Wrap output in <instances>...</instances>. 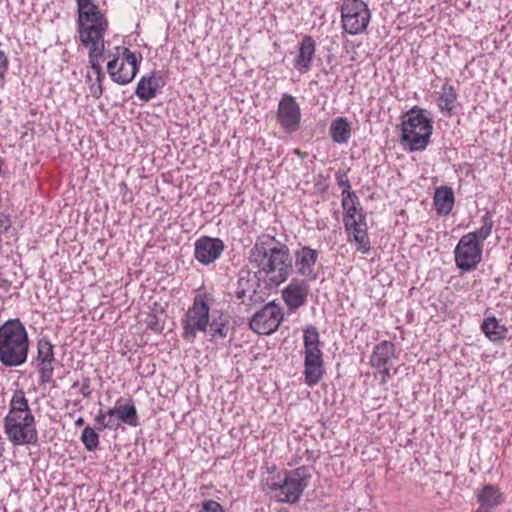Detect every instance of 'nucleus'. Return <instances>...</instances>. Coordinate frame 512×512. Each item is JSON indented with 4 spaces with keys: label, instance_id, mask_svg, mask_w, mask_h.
Masks as SVG:
<instances>
[{
    "label": "nucleus",
    "instance_id": "c03bdc74",
    "mask_svg": "<svg viewBox=\"0 0 512 512\" xmlns=\"http://www.w3.org/2000/svg\"><path fill=\"white\" fill-rule=\"evenodd\" d=\"M10 220L8 218V216H5V215H1L0 216V232L3 230V231H7L9 228H10Z\"/></svg>",
    "mask_w": 512,
    "mask_h": 512
},
{
    "label": "nucleus",
    "instance_id": "f3484780",
    "mask_svg": "<svg viewBox=\"0 0 512 512\" xmlns=\"http://www.w3.org/2000/svg\"><path fill=\"white\" fill-rule=\"evenodd\" d=\"M309 286L305 281H291L282 291L284 302L290 311H295L305 305Z\"/></svg>",
    "mask_w": 512,
    "mask_h": 512
},
{
    "label": "nucleus",
    "instance_id": "4be33fe9",
    "mask_svg": "<svg viewBox=\"0 0 512 512\" xmlns=\"http://www.w3.org/2000/svg\"><path fill=\"white\" fill-rule=\"evenodd\" d=\"M455 196L453 189L449 186H440L436 188L433 204L436 213L440 216L448 215L454 206Z\"/></svg>",
    "mask_w": 512,
    "mask_h": 512
},
{
    "label": "nucleus",
    "instance_id": "37998d69",
    "mask_svg": "<svg viewBox=\"0 0 512 512\" xmlns=\"http://www.w3.org/2000/svg\"><path fill=\"white\" fill-rule=\"evenodd\" d=\"M148 327L154 331H161L163 328L155 315L151 316L150 320L148 321Z\"/></svg>",
    "mask_w": 512,
    "mask_h": 512
},
{
    "label": "nucleus",
    "instance_id": "412c9836",
    "mask_svg": "<svg viewBox=\"0 0 512 512\" xmlns=\"http://www.w3.org/2000/svg\"><path fill=\"white\" fill-rule=\"evenodd\" d=\"M316 43L311 36H305L299 44L298 53L294 59V68L304 74L307 73L312 66L315 56Z\"/></svg>",
    "mask_w": 512,
    "mask_h": 512
},
{
    "label": "nucleus",
    "instance_id": "c85d7f7f",
    "mask_svg": "<svg viewBox=\"0 0 512 512\" xmlns=\"http://www.w3.org/2000/svg\"><path fill=\"white\" fill-rule=\"evenodd\" d=\"M330 136L335 143L345 144L351 137V126L347 118L337 117L330 125Z\"/></svg>",
    "mask_w": 512,
    "mask_h": 512
},
{
    "label": "nucleus",
    "instance_id": "7ed1b4c3",
    "mask_svg": "<svg viewBox=\"0 0 512 512\" xmlns=\"http://www.w3.org/2000/svg\"><path fill=\"white\" fill-rule=\"evenodd\" d=\"M28 351V333L19 319L7 320L0 326V362L4 366H21L27 360Z\"/></svg>",
    "mask_w": 512,
    "mask_h": 512
},
{
    "label": "nucleus",
    "instance_id": "ddd939ff",
    "mask_svg": "<svg viewBox=\"0 0 512 512\" xmlns=\"http://www.w3.org/2000/svg\"><path fill=\"white\" fill-rule=\"evenodd\" d=\"M395 345L391 341L383 340L375 345L370 356V365L381 376V383L385 384L391 378V369L397 359Z\"/></svg>",
    "mask_w": 512,
    "mask_h": 512
},
{
    "label": "nucleus",
    "instance_id": "6ab92c4d",
    "mask_svg": "<svg viewBox=\"0 0 512 512\" xmlns=\"http://www.w3.org/2000/svg\"><path fill=\"white\" fill-rule=\"evenodd\" d=\"M163 86L162 77L157 72H151L140 78L135 89V95L140 100L148 102L156 97Z\"/></svg>",
    "mask_w": 512,
    "mask_h": 512
},
{
    "label": "nucleus",
    "instance_id": "a211bd4d",
    "mask_svg": "<svg viewBox=\"0 0 512 512\" xmlns=\"http://www.w3.org/2000/svg\"><path fill=\"white\" fill-rule=\"evenodd\" d=\"M122 50V57H120V61L118 64V74L122 77H128L127 81H114L119 85H126L130 83L136 76L139 70V64L142 60L141 55L139 57L132 51H130L126 47H117V51Z\"/></svg>",
    "mask_w": 512,
    "mask_h": 512
},
{
    "label": "nucleus",
    "instance_id": "2eb2a0df",
    "mask_svg": "<svg viewBox=\"0 0 512 512\" xmlns=\"http://www.w3.org/2000/svg\"><path fill=\"white\" fill-rule=\"evenodd\" d=\"M325 373L323 353L321 349L304 351V377L309 387H314Z\"/></svg>",
    "mask_w": 512,
    "mask_h": 512
},
{
    "label": "nucleus",
    "instance_id": "423d86ee",
    "mask_svg": "<svg viewBox=\"0 0 512 512\" xmlns=\"http://www.w3.org/2000/svg\"><path fill=\"white\" fill-rule=\"evenodd\" d=\"M433 125L425 110L412 107L402 116L401 143L407 144L411 152L423 151L430 142Z\"/></svg>",
    "mask_w": 512,
    "mask_h": 512
},
{
    "label": "nucleus",
    "instance_id": "ea45409f",
    "mask_svg": "<svg viewBox=\"0 0 512 512\" xmlns=\"http://www.w3.org/2000/svg\"><path fill=\"white\" fill-rule=\"evenodd\" d=\"M106 421H111L113 427L111 429L116 430L120 426V422L117 420V412H115V407L108 409L106 412Z\"/></svg>",
    "mask_w": 512,
    "mask_h": 512
},
{
    "label": "nucleus",
    "instance_id": "0eeeda50",
    "mask_svg": "<svg viewBox=\"0 0 512 512\" xmlns=\"http://www.w3.org/2000/svg\"><path fill=\"white\" fill-rule=\"evenodd\" d=\"M210 324V306L205 296L196 295L193 304L182 319V338L193 343L198 333H207Z\"/></svg>",
    "mask_w": 512,
    "mask_h": 512
},
{
    "label": "nucleus",
    "instance_id": "9d476101",
    "mask_svg": "<svg viewBox=\"0 0 512 512\" xmlns=\"http://www.w3.org/2000/svg\"><path fill=\"white\" fill-rule=\"evenodd\" d=\"M261 284L255 274L241 271L234 286L233 296L246 307V311L264 302L265 293L260 291Z\"/></svg>",
    "mask_w": 512,
    "mask_h": 512
},
{
    "label": "nucleus",
    "instance_id": "49530a36",
    "mask_svg": "<svg viewBox=\"0 0 512 512\" xmlns=\"http://www.w3.org/2000/svg\"><path fill=\"white\" fill-rule=\"evenodd\" d=\"M78 386V382H75L73 385H72V388H77Z\"/></svg>",
    "mask_w": 512,
    "mask_h": 512
},
{
    "label": "nucleus",
    "instance_id": "f257e3e1",
    "mask_svg": "<svg viewBox=\"0 0 512 512\" xmlns=\"http://www.w3.org/2000/svg\"><path fill=\"white\" fill-rule=\"evenodd\" d=\"M250 263L277 285L285 282L293 271L288 246L275 237L261 235L250 251Z\"/></svg>",
    "mask_w": 512,
    "mask_h": 512
},
{
    "label": "nucleus",
    "instance_id": "aec40b11",
    "mask_svg": "<svg viewBox=\"0 0 512 512\" xmlns=\"http://www.w3.org/2000/svg\"><path fill=\"white\" fill-rule=\"evenodd\" d=\"M318 259V252L307 246L297 249L294 253L295 268L298 274L314 279L313 267Z\"/></svg>",
    "mask_w": 512,
    "mask_h": 512
},
{
    "label": "nucleus",
    "instance_id": "4c0bfd02",
    "mask_svg": "<svg viewBox=\"0 0 512 512\" xmlns=\"http://www.w3.org/2000/svg\"><path fill=\"white\" fill-rule=\"evenodd\" d=\"M198 512H224V509L217 501L206 500L202 503V507Z\"/></svg>",
    "mask_w": 512,
    "mask_h": 512
},
{
    "label": "nucleus",
    "instance_id": "a878e982",
    "mask_svg": "<svg viewBox=\"0 0 512 512\" xmlns=\"http://www.w3.org/2000/svg\"><path fill=\"white\" fill-rule=\"evenodd\" d=\"M32 414L28 400L23 390L18 389L14 392L9 404V412L5 418H23L24 415Z\"/></svg>",
    "mask_w": 512,
    "mask_h": 512
},
{
    "label": "nucleus",
    "instance_id": "7c9ffc66",
    "mask_svg": "<svg viewBox=\"0 0 512 512\" xmlns=\"http://www.w3.org/2000/svg\"><path fill=\"white\" fill-rule=\"evenodd\" d=\"M303 343L304 351L320 349V336L315 326L309 325L304 329Z\"/></svg>",
    "mask_w": 512,
    "mask_h": 512
},
{
    "label": "nucleus",
    "instance_id": "393cba45",
    "mask_svg": "<svg viewBox=\"0 0 512 512\" xmlns=\"http://www.w3.org/2000/svg\"><path fill=\"white\" fill-rule=\"evenodd\" d=\"M231 330L229 316L219 313L218 316L212 315L207 333L210 335L211 341L225 339Z\"/></svg>",
    "mask_w": 512,
    "mask_h": 512
},
{
    "label": "nucleus",
    "instance_id": "4468645a",
    "mask_svg": "<svg viewBox=\"0 0 512 512\" xmlns=\"http://www.w3.org/2000/svg\"><path fill=\"white\" fill-rule=\"evenodd\" d=\"M55 362L54 346L47 338H41L37 342L36 365L41 383H49L52 380Z\"/></svg>",
    "mask_w": 512,
    "mask_h": 512
},
{
    "label": "nucleus",
    "instance_id": "c756f323",
    "mask_svg": "<svg viewBox=\"0 0 512 512\" xmlns=\"http://www.w3.org/2000/svg\"><path fill=\"white\" fill-rule=\"evenodd\" d=\"M439 108L441 111L448 112L449 115H452L455 109V102L457 100V93L454 87L448 83H445L440 91L439 96Z\"/></svg>",
    "mask_w": 512,
    "mask_h": 512
},
{
    "label": "nucleus",
    "instance_id": "58836bf2",
    "mask_svg": "<svg viewBox=\"0 0 512 512\" xmlns=\"http://www.w3.org/2000/svg\"><path fill=\"white\" fill-rule=\"evenodd\" d=\"M341 197H342L341 205H342L344 212H346L350 208H353L355 205H360L358 196L356 195L355 192L352 193V195H349V196L344 195Z\"/></svg>",
    "mask_w": 512,
    "mask_h": 512
},
{
    "label": "nucleus",
    "instance_id": "f8f14e48",
    "mask_svg": "<svg viewBox=\"0 0 512 512\" xmlns=\"http://www.w3.org/2000/svg\"><path fill=\"white\" fill-rule=\"evenodd\" d=\"M276 119L285 133L292 134L300 129L301 109L294 96L287 93L282 95L277 106Z\"/></svg>",
    "mask_w": 512,
    "mask_h": 512
},
{
    "label": "nucleus",
    "instance_id": "2f4dec72",
    "mask_svg": "<svg viewBox=\"0 0 512 512\" xmlns=\"http://www.w3.org/2000/svg\"><path fill=\"white\" fill-rule=\"evenodd\" d=\"M345 230L348 234V238L354 235H360L362 232L367 231L366 219L363 214V210L360 209L358 218L356 220H347L344 222Z\"/></svg>",
    "mask_w": 512,
    "mask_h": 512
},
{
    "label": "nucleus",
    "instance_id": "c9c22d12",
    "mask_svg": "<svg viewBox=\"0 0 512 512\" xmlns=\"http://www.w3.org/2000/svg\"><path fill=\"white\" fill-rule=\"evenodd\" d=\"M119 61H120V56L117 55V56H113V58L111 60H109L107 63V72L113 82L118 81L120 79H121V81H127V79H128V77H124L122 79L120 74H118L117 70H118Z\"/></svg>",
    "mask_w": 512,
    "mask_h": 512
},
{
    "label": "nucleus",
    "instance_id": "cd10ccee",
    "mask_svg": "<svg viewBox=\"0 0 512 512\" xmlns=\"http://www.w3.org/2000/svg\"><path fill=\"white\" fill-rule=\"evenodd\" d=\"M120 400L116 402L115 412H117V420L131 427L139 425L137 410L132 399H128L124 405H119Z\"/></svg>",
    "mask_w": 512,
    "mask_h": 512
},
{
    "label": "nucleus",
    "instance_id": "20e7f679",
    "mask_svg": "<svg viewBox=\"0 0 512 512\" xmlns=\"http://www.w3.org/2000/svg\"><path fill=\"white\" fill-rule=\"evenodd\" d=\"M493 228L492 215L487 211L482 216V226L463 235L454 250L455 264L462 271H472L482 259V242L486 240Z\"/></svg>",
    "mask_w": 512,
    "mask_h": 512
},
{
    "label": "nucleus",
    "instance_id": "9b49d317",
    "mask_svg": "<svg viewBox=\"0 0 512 512\" xmlns=\"http://www.w3.org/2000/svg\"><path fill=\"white\" fill-rule=\"evenodd\" d=\"M283 317L281 307L272 301L253 315L249 325L254 332L260 335H269L277 330Z\"/></svg>",
    "mask_w": 512,
    "mask_h": 512
},
{
    "label": "nucleus",
    "instance_id": "bb28decb",
    "mask_svg": "<svg viewBox=\"0 0 512 512\" xmlns=\"http://www.w3.org/2000/svg\"><path fill=\"white\" fill-rule=\"evenodd\" d=\"M481 330L492 342H501L506 338L508 332L507 328L501 325L495 316L486 317L481 324Z\"/></svg>",
    "mask_w": 512,
    "mask_h": 512
},
{
    "label": "nucleus",
    "instance_id": "72a5a7b5",
    "mask_svg": "<svg viewBox=\"0 0 512 512\" xmlns=\"http://www.w3.org/2000/svg\"><path fill=\"white\" fill-rule=\"evenodd\" d=\"M349 242H354L356 245V249L360 251L362 254H367L370 251V241L368 237V233L362 232L360 235H354L348 238Z\"/></svg>",
    "mask_w": 512,
    "mask_h": 512
},
{
    "label": "nucleus",
    "instance_id": "e433bc0d",
    "mask_svg": "<svg viewBox=\"0 0 512 512\" xmlns=\"http://www.w3.org/2000/svg\"><path fill=\"white\" fill-rule=\"evenodd\" d=\"M113 427L111 421H106L105 412L100 409L95 416V429L98 431H103L105 429H111Z\"/></svg>",
    "mask_w": 512,
    "mask_h": 512
},
{
    "label": "nucleus",
    "instance_id": "5701e85b",
    "mask_svg": "<svg viewBox=\"0 0 512 512\" xmlns=\"http://www.w3.org/2000/svg\"><path fill=\"white\" fill-rule=\"evenodd\" d=\"M105 57V53H95L88 54V63L96 75V80L89 87L90 95L94 99H99L103 94V85L102 82L105 78V75L101 66V59Z\"/></svg>",
    "mask_w": 512,
    "mask_h": 512
},
{
    "label": "nucleus",
    "instance_id": "f704fd0d",
    "mask_svg": "<svg viewBox=\"0 0 512 512\" xmlns=\"http://www.w3.org/2000/svg\"><path fill=\"white\" fill-rule=\"evenodd\" d=\"M335 179L337 181V185L342 189L341 196H349L354 193V191L351 190V184L347 172L341 170L337 171L335 173Z\"/></svg>",
    "mask_w": 512,
    "mask_h": 512
},
{
    "label": "nucleus",
    "instance_id": "a18cd8bd",
    "mask_svg": "<svg viewBox=\"0 0 512 512\" xmlns=\"http://www.w3.org/2000/svg\"><path fill=\"white\" fill-rule=\"evenodd\" d=\"M85 423L84 419L82 417H79L76 421H75V426L76 427H81L83 426Z\"/></svg>",
    "mask_w": 512,
    "mask_h": 512
},
{
    "label": "nucleus",
    "instance_id": "1a4fd4ad",
    "mask_svg": "<svg viewBox=\"0 0 512 512\" xmlns=\"http://www.w3.org/2000/svg\"><path fill=\"white\" fill-rule=\"evenodd\" d=\"M4 430L10 442L15 446L35 445L38 442L35 417L33 414L23 418H4Z\"/></svg>",
    "mask_w": 512,
    "mask_h": 512
},
{
    "label": "nucleus",
    "instance_id": "f03ea898",
    "mask_svg": "<svg viewBox=\"0 0 512 512\" xmlns=\"http://www.w3.org/2000/svg\"><path fill=\"white\" fill-rule=\"evenodd\" d=\"M77 4V33L88 54L105 53V33L109 22L94 0H75Z\"/></svg>",
    "mask_w": 512,
    "mask_h": 512
},
{
    "label": "nucleus",
    "instance_id": "a19ab883",
    "mask_svg": "<svg viewBox=\"0 0 512 512\" xmlns=\"http://www.w3.org/2000/svg\"><path fill=\"white\" fill-rule=\"evenodd\" d=\"M360 209H362L360 205H355L353 208H350L344 212L343 222H347V220H356L358 218Z\"/></svg>",
    "mask_w": 512,
    "mask_h": 512
},
{
    "label": "nucleus",
    "instance_id": "473e14b6",
    "mask_svg": "<svg viewBox=\"0 0 512 512\" xmlns=\"http://www.w3.org/2000/svg\"><path fill=\"white\" fill-rule=\"evenodd\" d=\"M81 441L88 451H95L99 446V435L96 429L85 427L81 434Z\"/></svg>",
    "mask_w": 512,
    "mask_h": 512
},
{
    "label": "nucleus",
    "instance_id": "dca6fc26",
    "mask_svg": "<svg viewBox=\"0 0 512 512\" xmlns=\"http://www.w3.org/2000/svg\"><path fill=\"white\" fill-rule=\"evenodd\" d=\"M224 248L221 239L203 236L195 242L194 255L200 263L208 265L220 257Z\"/></svg>",
    "mask_w": 512,
    "mask_h": 512
},
{
    "label": "nucleus",
    "instance_id": "79ce46f5",
    "mask_svg": "<svg viewBox=\"0 0 512 512\" xmlns=\"http://www.w3.org/2000/svg\"><path fill=\"white\" fill-rule=\"evenodd\" d=\"M80 393L85 398H89L91 396L92 390L90 388V379L88 377H85L82 379V385L80 388Z\"/></svg>",
    "mask_w": 512,
    "mask_h": 512
},
{
    "label": "nucleus",
    "instance_id": "de8ad7c7",
    "mask_svg": "<svg viewBox=\"0 0 512 512\" xmlns=\"http://www.w3.org/2000/svg\"><path fill=\"white\" fill-rule=\"evenodd\" d=\"M279 512H289V511L286 509H281Z\"/></svg>",
    "mask_w": 512,
    "mask_h": 512
},
{
    "label": "nucleus",
    "instance_id": "6e6552de",
    "mask_svg": "<svg viewBox=\"0 0 512 512\" xmlns=\"http://www.w3.org/2000/svg\"><path fill=\"white\" fill-rule=\"evenodd\" d=\"M340 11L342 28L347 34L357 35L367 29L371 13L363 0H343Z\"/></svg>",
    "mask_w": 512,
    "mask_h": 512
},
{
    "label": "nucleus",
    "instance_id": "39448f33",
    "mask_svg": "<svg viewBox=\"0 0 512 512\" xmlns=\"http://www.w3.org/2000/svg\"><path fill=\"white\" fill-rule=\"evenodd\" d=\"M309 477L305 467L278 472L265 480L264 490L278 502L295 504L307 487Z\"/></svg>",
    "mask_w": 512,
    "mask_h": 512
},
{
    "label": "nucleus",
    "instance_id": "b1692460",
    "mask_svg": "<svg viewBox=\"0 0 512 512\" xmlns=\"http://www.w3.org/2000/svg\"><path fill=\"white\" fill-rule=\"evenodd\" d=\"M476 497L480 504L479 507L488 510L496 508L504 502L503 494L496 486L491 484H487L482 489L478 490Z\"/></svg>",
    "mask_w": 512,
    "mask_h": 512
}]
</instances>
